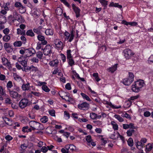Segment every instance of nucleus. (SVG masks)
Here are the masks:
<instances>
[{"label": "nucleus", "mask_w": 153, "mask_h": 153, "mask_svg": "<svg viewBox=\"0 0 153 153\" xmlns=\"http://www.w3.org/2000/svg\"><path fill=\"white\" fill-rule=\"evenodd\" d=\"M22 43L20 41H15L13 43V45L15 47H20L22 45Z\"/></svg>", "instance_id": "nucleus-23"}, {"label": "nucleus", "mask_w": 153, "mask_h": 153, "mask_svg": "<svg viewBox=\"0 0 153 153\" xmlns=\"http://www.w3.org/2000/svg\"><path fill=\"white\" fill-rule=\"evenodd\" d=\"M64 99L66 101L71 103H73L74 102V99L72 98L69 97H64Z\"/></svg>", "instance_id": "nucleus-33"}, {"label": "nucleus", "mask_w": 153, "mask_h": 153, "mask_svg": "<svg viewBox=\"0 0 153 153\" xmlns=\"http://www.w3.org/2000/svg\"><path fill=\"white\" fill-rule=\"evenodd\" d=\"M59 63L58 60L57 59H55L54 60L51 61L49 64L52 66H57Z\"/></svg>", "instance_id": "nucleus-20"}, {"label": "nucleus", "mask_w": 153, "mask_h": 153, "mask_svg": "<svg viewBox=\"0 0 153 153\" xmlns=\"http://www.w3.org/2000/svg\"><path fill=\"white\" fill-rule=\"evenodd\" d=\"M13 18L15 19L19 22L21 21L20 20L22 19V16L16 13L15 14H14Z\"/></svg>", "instance_id": "nucleus-24"}, {"label": "nucleus", "mask_w": 153, "mask_h": 153, "mask_svg": "<svg viewBox=\"0 0 153 153\" xmlns=\"http://www.w3.org/2000/svg\"><path fill=\"white\" fill-rule=\"evenodd\" d=\"M30 61L33 62L37 63L39 62V60L38 59L36 58H33L30 59Z\"/></svg>", "instance_id": "nucleus-55"}, {"label": "nucleus", "mask_w": 153, "mask_h": 153, "mask_svg": "<svg viewBox=\"0 0 153 153\" xmlns=\"http://www.w3.org/2000/svg\"><path fill=\"white\" fill-rule=\"evenodd\" d=\"M51 46L49 45H46L44 49H42L44 55L50 56L52 53Z\"/></svg>", "instance_id": "nucleus-5"}, {"label": "nucleus", "mask_w": 153, "mask_h": 153, "mask_svg": "<svg viewBox=\"0 0 153 153\" xmlns=\"http://www.w3.org/2000/svg\"><path fill=\"white\" fill-rule=\"evenodd\" d=\"M10 5V3L7 2L5 3H4L3 5V7L5 10H9V6Z\"/></svg>", "instance_id": "nucleus-35"}, {"label": "nucleus", "mask_w": 153, "mask_h": 153, "mask_svg": "<svg viewBox=\"0 0 153 153\" xmlns=\"http://www.w3.org/2000/svg\"><path fill=\"white\" fill-rule=\"evenodd\" d=\"M42 88L43 91L46 92H49L50 91V89L46 85H43L42 86Z\"/></svg>", "instance_id": "nucleus-38"}, {"label": "nucleus", "mask_w": 153, "mask_h": 153, "mask_svg": "<svg viewBox=\"0 0 153 153\" xmlns=\"http://www.w3.org/2000/svg\"><path fill=\"white\" fill-rule=\"evenodd\" d=\"M24 67H25V71H28L30 70L32 68V67H33L32 65H31L30 66H27V65L25 66Z\"/></svg>", "instance_id": "nucleus-47"}, {"label": "nucleus", "mask_w": 153, "mask_h": 153, "mask_svg": "<svg viewBox=\"0 0 153 153\" xmlns=\"http://www.w3.org/2000/svg\"><path fill=\"white\" fill-rule=\"evenodd\" d=\"M5 76L0 73V80L1 81H4L5 79Z\"/></svg>", "instance_id": "nucleus-62"}, {"label": "nucleus", "mask_w": 153, "mask_h": 153, "mask_svg": "<svg viewBox=\"0 0 153 153\" xmlns=\"http://www.w3.org/2000/svg\"><path fill=\"white\" fill-rule=\"evenodd\" d=\"M27 146L25 144H23L21 145L20 149V153H24L25 152V149L27 148Z\"/></svg>", "instance_id": "nucleus-18"}, {"label": "nucleus", "mask_w": 153, "mask_h": 153, "mask_svg": "<svg viewBox=\"0 0 153 153\" xmlns=\"http://www.w3.org/2000/svg\"><path fill=\"white\" fill-rule=\"evenodd\" d=\"M12 46L9 43L5 42L4 44V48L6 51L8 53L10 52V51L9 50H8V49L10 48L12 49Z\"/></svg>", "instance_id": "nucleus-17"}, {"label": "nucleus", "mask_w": 153, "mask_h": 153, "mask_svg": "<svg viewBox=\"0 0 153 153\" xmlns=\"http://www.w3.org/2000/svg\"><path fill=\"white\" fill-rule=\"evenodd\" d=\"M68 62L69 65L71 66H72L75 64V62L74 60L72 58L68 59Z\"/></svg>", "instance_id": "nucleus-40"}, {"label": "nucleus", "mask_w": 153, "mask_h": 153, "mask_svg": "<svg viewBox=\"0 0 153 153\" xmlns=\"http://www.w3.org/2000/svg\"><path fill=\"white\" fill-rule=\"evenodd\" d=\"M17 32L18 34L24 35L25 34V31L24 30H21L20 28H18L17 29Z\"/></svg>", "instance_id": "nucleus-29"}, {"label": "nucleus", "mask_w": 153, "mask_h": 153, "mask_svg": "<svg viewBox=\"0 0 153 153\" xmlns=\"http://www.w3.org/2000/svg\"><path fill=\"white\" fill-rule=\"evenodd\" d=\"M42 43L38 42L37 43L36 49L37 50H39L40 49L42 48Z\"/></svg>", "instance_id": "nucleus-59"}, {"label": "nucleus", "mask_w": 153, "mask_h": 153, "mask_svg": "<svg viewBox=\"0 0 153 153\" xmlns=\"http://www.w3.org/2000/svg\"><path fill=\"white\" fill-rule=\"evenodd\" d=\"M99 1L103 5L104 7L106 8L108 4V1L105 0H99Z\"/></svg>", "instance_id": "nucleus-34"}, {"label": "nucleus", "mask_w": 153, "mask_h": 153, "mask_svg": "<svg viewBox=\"0 0 153 153\" xmlns=\"http://www.w3.org/2000/svg\"><path fill=\"white\" fill-rule=\"evenodd\" d=\"M55 12L57 15L60 16L62 13V10L61 7H58L56 9Z\"/></svg>", "instance_id": "nucleus-21"}, {"label": "nucleus", "mask_w": 153, "mask_h": 153, "mask_svg": "<svg viewBox=\"0 0 153 153\" xmlns=\"http://www.w3.org/2000/svg\"><path fill=\"white\" fill-rule=\"evenodd\" d=\"M112 131L114 132V133L111 134L110 138L116 140L118 137L119 134L117 132H115L113 131H111V132Z\"/></svg>", "instance_id": "nucleus-16"}, {"label": "nucleus", "mask_w": 153, "mask_h": 153, "mask_svg": "<svg viewBox=\"0 0 153 153\" xmlns=\"http://www.w3.org/2000/svg\"><path fill=\"white\" fill-rule=\"evenodd\" d=\"M26 34L27 36L31 37H33L35 36V34L32 30H28L26 32Z\"/></svg>", "instance_id": "nucleus-26"}, {"label": "nucleus", "mask_w": 153, "mask_h": 153, "mask_svg": "<svg viewBox=\"0 0 153 153\" xmlns=\"http://www.w3.org/2000/svg\"><path fill=\"white\" fill-rule=\"evenodd\" d=\"M72 6L74 11L76 14V17L78 18L80 16V9L78 7H76L75 4H72Z\"/></svg>", "instance_id": "nucleus-10"}, {"label": "nucleus", "mask_w": 153, "mask_h": 153, "mask_svg": "<svg viewBox=\"0 0 153 153\" xmlns=\"http://www.w3.org/2000/svg\"><path fill=\"white\" fill-rule=\"evenodd\" d=\"M39 128H38L32 127L33 128V130H34L35 129L39 130H42L44 128V127L43 126V125H39Z\"/></svg>", "instance_id": "nucleus-49"}, {"label": "nucleus", "mask_w": 153, "mask_h": 153, "mask_svg": "<svg viewBox=\"0 0 153 153\" xmlns=\"http://www.w3.org/2000/svg\"><path fill=\"white\" fill-rule=\"evenodd\" d=\"M74 30L73 29L71 30L70 33L66 31L64 33V35L65 36V40H68V42H71L73 39L74 36Z\"/></svg>", "instance_id": "nucleus-4"}, {"label": "nucleus", "mask_w": 153, "mask_h": 153, "mask_svg": "<svg viewBox=\"0 0 153 153\" xmlns=\"http://www.w3.org/2000/svg\"><path fill=\"white\" fill-rule=\"evenodd\" d=\"M78 107L80 109L83 110H86L88 109L89 105L86 102H84L79 104Z\"/></svg>", "instance_id": "nucleus-8"}, {"label": "nucleus", "mask_w": 153, "mask_h": 153, "mask_svg": "<svg viewBox=\"0 0 153 153\" xmlns=\"http://www.w3.org/2000/svg\"><path fill=\"white\" fill-rule=\"evenodd\" d=\"M9 35H5L3 37V41L5 42H8L10 39V36Z\"/></svg>", "instance_id": "nucleus-27"}, {"label": "nucleus", "mask_w": 153, "mask_h": 153, "mask_svg": "<svg viewBox=\"0 0 153 153\" xmlns=\"http://www.w3.org/2000/svg\"><path fill=\"white\" fill-rule=\"evenodd\" d=\"M22 5V4L20 2H16L15 3L14 6L15 7L17 8H19Z\"/></svg>", "instance_id": "nucleus-56"}, {"label": "nucleus", "mask_w": 153, "mask_h": 153, "mask_svg": "<svg viewBox=\"0 0 153 153\" xmlns=\"http://www.w3.org/2000/svg\"><path fill=\"white\" fill-rule=\"evenodd\" d=\"M28 103V100L27 99H22L19 102V106L21 108H23L27 106Z\"/></svg>", "instance_id": "nucleus-9"}, {"label": "nucleus", "mask_w": 153, "mask_h": 153, "mask_svg": "<svg viewBox=\"0 0 153 153\" xmlns=\"http://www.w3.org/2000/svg\"><path fill=\"white\" fill-rule=\"evenodd\" d=\"M86 140L88 143H90L92 140L91 136L90 135L87 136L86 137Z\"/></svg>", "instance_id": "nucleus-52"}, {"label": "nucleus", "mask_w": 153, "mask_h": 153, "mask_svg": "<svg viewBox=\"0 0 153 153\" xmlns=\"http://www.w3.org/2000/svg\"><path fill=\"white\" fill-rule=\"evenodd\" d=\"M78 121H79L80 122H86L88 120L85 118H79L78 119Z\"/></svg>", "instance_id": "nucleus-61"}, {"label": "nucleus", "mask_w": 153, "mask_h": 153, "mask_svg": "<svg viewBox=\"0 0 153 153\" xmlns=\"http://www.w3.org/2000/svg\"><path fill=\"white\" fill-rule=\"evenodd\" d=\"M90 117L92 119H94L97 117V114L95 113H91L90 114Z\"/></svg>", "instance_id": "nucleus-48"}, {"label": "nucleus", "mask_w": 153, "mask_h": 153, "mask_svg": "<svg viewBox=\"0 0 153 153\" xmlns=\"http://www.w3.org/2000/svg\"><path fill=\"white\" fill-rule=\"evenodd\" d=\"M13 86V85L12 82L9 81L7 85V87L8 91L9 89H10V88L12 87Z\"/></svg>", "instance_id": "nucleus-43"}, {"label": "nucleus", "mask_w": 153, "mask_h": 153, "mask_svg": "<svg viewBox=\"0 0 153 153\" xmlns=\"http://www.w3.org/2000/svg\"><path fill=\"white\" fill-rule=\"evenodd\" d=\"M71 51L70 50H68L67 51V59H69L72 58V55L71 54Z\"/></svg>", "instance_id": "nucleus-39"}, {"label": "nucleus", "mask_w": 153, "mask_h": 153, "mask_svg": "<svg viewBox=\"0 0 153 153\" xmlns=\"http://www.w3.org/2000/svg\"><path fill=\"white\" fill-rule=\"evenodd\" d=\"M117 64H115L114 65H113L111 67L108 68L107 71L109 72H111V73H113L115 71L117 68Z\"/></svg>", "instance_id": "nucleus-14"}, {"label": "nucleus", "mask_w": 153, "mask_h": 153, "mask_svg": "<svg viewBox=\"0 0 153 153\" xmlns=\"http://www.w3.org/2000/svg\"><path fill=\"white\" fill-rule=\"evenodd\" d=\"M81 95L82 96L83 99H85L88 101H91V100L90 99L89 97L85 94L82 93H81Z\"/></svg>", "instance_id": "nucleus-30"}, {"label": "nucleus", "mask_w": 153, "mask_h": 153, "mask_svg": "<svg viewBox=\"0 0 153 153\" xmlns=\"http://www.w3.org/2000/svg\"><path fill=\"white\" fill-rule=\"evenodd\" d=\"M38 39L40 41H41L42 45H45L47 44V42L45 40V37L41 34L38 35L37 36Z\"/></svg>", "instance_id": "nucleus-11"}, {"label": "nucleus", "mask_w": 153, "mask_h": 153, "mask_svg": "<svg viewBox=\"0 0 153 153\" xmlns=\"http://www.w3.org/2000/svg\"><path fill=\"white\" fill-rule=\"evenodd\" d=\"M31 93L36 97H39L40 96V94L39 92L32 91Z\"/></svg>", "instance_id": "nucleus-58"}, {"label": "nucleus", "mask_w": 153, "mask_h": 153, "mask_svg": "<svg viewBox=\"0 0 153 153\" xmlns=\"http://www.w3.org/2000/svg\"><path fill=\"white\" fill-rule=\"evenodd\" d=\"M30 84L29 83H27L26 84H23L22 86V88L23 91L28 90L29 88Z\"/></svg>", "instance_id": "nucleus-22"}, {"label": "nucleus", "mask_w": 153, "mask_h": 153, "mask_svg": "<svg viewBox=\"0 0 153 153\" xmlns=\"http://www.w3.org/2000/svg\"><path fill=\"white\" fill-rule=\"evenodd\" d=\"M120 122H122L123 121V119L119 115L116 114L114 116Z\"/></svg>", "instance_id": "nucleus-41"}, {"label": "nucleus", "mask_w": 153, "mask_h": 153, "mask_svg": "<svg viewBox=\"0 0 153 153\" xmlns=\"http://www.w3.org/2000/svg\"><path fill=\"white\" fill-rule=\"evenodd\" d=\"M18 61L24 67L27 65V59L24 58L22 56L19 58Z\"/></svg>", "instance_id": "nucleus-12"}, {"label": "nucleus", "mask_w": 153, "mask_h": 153, "mask_svg": "<svg viewBox=\"0 0 153 153\" xmlns=\"http://www.w3.org/2000/svg\"><path fill=\"white\" fill-rule=\"evenodd\" d=\"M19 10L20 13H25L26 10L25 8L22 5L19 8Z\"/></svg>", "instance_id": "nucleus-28"}, {"label": "nucleus", "mask_w": 153, "mask_h": 153, "mask_svg": "<svg viewBox=\"0 0 153 153\" xmlns=\"http://www.w3.org/2000/svg\"><path fill=\"white\" fill-rule=\"evenodd\" d=\"M123 53L124 56L126 59H130L134 54V53L131 50L128 48L125 49L123 51Z\"/></svg>", "instance_id": "nucleus-3"}, {"label": "nucleus", "mask_w": 153, "mask_h": 153, "mask_svg": "<svg viewBox=\"0 0 153 153\" xmlns=\"http://www.w3.org/2000/svg\"><path fill=\"white\" fill-rule=\"evenodd\" d=\"M151 115V114L149 111H146L144 112V115L145 117H148Z\"/></svg>", "instance_id": "nucleus-64"}, {"label": "nucleus", "mask_w": 153, "mask_h": 153, "mask_svg": "<svg viewBox=\"0 0 153 153\" xmlns=\"http://www.w3.org/2000/svg\"><path fill=\"white\" fill-rule=\"evenodd\" d=\"M127 143L129 146L130 147L132 146L134 144L133 140L132 139L131 137H130L127 141Z\"/></svg>", "instance_id": "nucleus-31"}, {"label": "nucleus", "mask_w": 153, "mask_h": 153, "mask_svg": "<svg viewBox=\"0 0 153 153\" xmlns=\"http://www.w3.org/2000/svg\"><path fill=\"white\" fill-rule=\"evenodd\" d=\"M49 114L52 116H55V111L54 110H52L49 111Z\"/></svg>", "instance_id": "nucleus-57"}, {"label": "nucleus", "mask_w": 153, "mask_h": 153, "mask_svg": "<svg viewBox=\"0 0 153 153\" xmlns=\"http://www.w3.org/2000/svg\"><path fill=\"white\" fill-rule=\"evenodd\" d=\"M70 149L71 150L74 151L76 150V146L73 144H70Z\"/></svg>", "instance_id": "nucleus-54"}, {"label": "nucleus", "mask_w": 153, "mask_h": 153, "mask_svg": "<svg viewBox=\"0 0 153 153\" xmlns=\"http://www.w3.org/2000/svg\"><path fill=\"white\" fill-rule=\"evenodd\" d=\"M22 131L23 132H28L31 131L32 129L31 128H29L28 126H26L23 127Z\"/></svg>", "instance_id": "nucleus-25"}, {"label": "nucleus", "mask_w": 153, "mask_h": 153, "mask_svg": "<svg viewBox=\"0 0 153 153\" xmlns=\"http://www.w3.org/2000/svg\"><path fill=\"white\" fill-rule=\"evenodd\" d=\"M35 50L32 48L26 49H25V56L26 57H28L32 56L35 53Z\"/></svg>", "instance_id": "nucleus-6"}, {"label": "nucleus", "mask_w": 153, "mask_h": 153, "mask_svg": "<svg viewBox=\"0 0 153 153\" xmlns=\"http://www.w3.org/2000/svg\"><path fill=\"white\" fill-rule=\"evenodd\" d=\"M135 143L137 148L140 150L143 147L144 145H143L141 141H139L137 140H134Z\"/></svg>", "instance_id": "nucleus-13"}, {"label": "nucleus", "mask_w": 153, "mask_h": 153, "mask_svg": "<svg viewBox=\"0 0 153 153\" xmlns=\"http://www.w3.org/2000/svg\"><path fill=\"white\" fill-rule=\"evenodd\" d=\"M2 61L4 65H6L7 62L9 61L5 57L2 58Z\"/></svg>", "instance_id": "nucleus-50"}, {"label": "nucleus", "mask_w": 153, "mask_h": 153, "mask_svg": "<svg viewBox=\"0 0 153 153\" xmlns=\"http://www.w3.org/2000/svg\"><path fill=\"white\" fill-rule=\"evenodd\" d=\"M56 48L58 49L62 50L63 48V44L62 42L59 39H56L54 41Z\"/></svg>", "instance_id": "nucleus-7"}, {"label": "nucleus", "mask_w": 153, "mask_h": 153, "mask_svg": "<svg viewBox=\"0 0 153 153\" xmlns=\"http://www.w3.org/2000/svg\"><path fill=\"white\" fill-rule=\"evenodd\" d=\"M48 120V117L46 116H44L43 117L41 118L40 120L41 122L44 123H46Z\"/></svg>", "instance_id": "nucleus-36"}, {"label": "nucleus", "mask_w": 153, "mask_h": 153, "mask_svg": "<svg viewBox=\"0 0 153 153\" xmlns=\"http://www.w3.org/2000/svg\"><path fill=\"white\" fill-rule=\"evenodd\" d=\"M22 41V43L25 44L26 42V39L24 36H22L20 37Z\"/></svg>", "instance_id": "nucleus-60"}, {"label": "nucleus", "mask_w": 153, "mask_h": 153, "mask_svg": "<svg viewBox=\"0 0 153 153\" xmlns=\"http://www.w3.org/2000/svg\"><path fill=\"white\" fill-rule=\"evenodd\" d=\"M152 147L151 144L148 143L146 146L145 151L146 152H149L152 150Z\"/></svg>", "instance_id": "nucleus-37"}, {"label": "nucleus", "mask_w": 153, "mask_h": 153, "mask_svg": "<svg viewBox=\"0 0 153 153\" xmlns=\"http://www.w3.org/2000/svg\"><path fill=\"white\" fill-rule=\"evenodd\" d=\"M65 88L68 90H70L71 89V85L69 83H67L65 86Z\"/></svg>", "instance_id": "nucleus-63"}, {"label": "nucleus", "mask_w": 153, "mask_h": 153, "mask_svg": "<svg viewBox=\"0 0 153 153\" xmlns=\"http://www.w3.org/2000/svg\"><path fill=\"white\" fill-rule=\"evenodd\" d=\"M9 92L11 97L14 98H16L18 97V94L16 91L11 90L9 89Z\"/></svg>", "instance_id": "nucleus-15"}, {"label": "nucleus", "mask_w": 153, "mask_h": 153, "mask_svg": "<svg viewBox=\"0 0 153 153\" xmlns=\"http://www.w3.org/2000/svg\"><path fill=\"white\" fill-rule=\"evenodd\" d=\"M10 32L8 28H6L3 30V33L5 35H8Z\"/></svg>", "instance_id": "nucleus-53"}, {"label": "nucleus", "mask_w": 153, "mask_h": 153, "mask_svg": "<svg viewBox=\"0 0 153 153\" xmlns=\"http://www.w3.org/2000/svg\"><path fill=\"white\" fill-rule=\"evenodd\" d=\"M144 85V82L143 80H137L132 85V90L134 92H138L140 90Z\"/></svg>", "instance_id": "nucleus-1"}, {"label": "nucleus", "mask_w": 153, "mask_h": 153, "mask_svg": "<svg viewBox=\"0 0 153 153\" xmlns=\"http://www.w3.org/2000/svg\"><path fill=\"white\" fill-rule=\"evenodd\" d=\"M48 149L47 147L44 146L41 149V151L43 153H46L48 151Z\"/></svg>", "instance_id": "nucleus-51"}, {"label": "nucleus", "mask_w": 153, "mask_h": 153, "mask_svg": "<svg viewBox=\"0 0 153 153\" xmlns=\"http://www.w3.org/2000/svg\"><path fill=\"white\" fill-rule=\"evenodd\" d=\"M134 77L133 74L131 72H129L128 77L123 79L122 82L126 85H130L133 81Z\"/></svg>", "instance_id": "nucleus-2"}, {"label": "nucleus", "mask_w": 153, "mask_h": 153, "mask_svg": "<svg viewBox=\"0 0 153 153\" xmlns=\"http://www.w3.org/2000/svg\"><path fill=\"white\" fill-rule=\"evenodd\" d=\"M45 33L47 35L52 36L53 34V30L52 29H47L45 30Z\"/></svg>", "instance_id": "nucleus-19"}, {"label": "nucleus", "mask_w": 153, "mask_h": 153, "mask_svg": "<svg viewBox=\"0 0 153 153\" xmlns=\"http://www.w3.org/2000/svg\"><path fill=\"white\" fill-rule=\"evenodd\" d=\"M43 56V53L41 51L38 52L36 53V56L39 59H41Z\"/></svg>", "instance_id": "nucleus-42"}, {"label": "nucleus", "mask_w": 153, "mask_h": 153, "mask_svg": "<svg viewBox=\"0 0 153 153\" xmlns=\"http://www.w3.org/2000/svg\"><path fill=\"white\" fill-rule=\"evenodd\" d=\"M0 94L2 96L5 95H6L4 90L3 88L2 87L0 86Z\"/></svg>", "instance_id": "nucleus-45"}, {"label": "nucleus", "mask_w": 153, "mask_h": 153, "mask_svg": "<svg viewBox=\"0 0 153 153\" xmlns=\"http://www.w3.org/2000/svg\"><path fill=\"white\" fill-rule=\"evenodd\" d=\"M13 77L14 79L16 80H22V81H24V80L22 79L21 77L16 74H13Z\"/></svg>", "instance_id": "nucleus-32"}, {"label": "nucleus", "mask_w": 153, "mask_h": 153, "mask_svg": "<svg viewBox=\"0 0 153 153\" xmlns=\"http://www.w3.org/2000/svg\"><path fill=\"white\" fill-rule=\"evenodd\" d=\"M108 105L112 108L113 109H118L121 107V106L120 105H119L118 106H114V105H113L111 102H110Z\"/></svg>", "instance_id": "nucleus-44"}, {"label": "nucleus", "mask_w": 153, "mask_h": 153, "mask_svg": "<svg viewBox=\"0 0 153 153\" xmlns=\"http://www.w3.org/2000/svg\"><path fill=\"white\" fill-rule=\"evenodd\" d=\"M33 31L35 33H36L38 35H39L42 34L41 31L39 30L37 28H34L33 29Z\"/></svg>", "instance_id": "nucleus-46"}]
</instances>
